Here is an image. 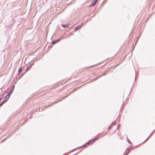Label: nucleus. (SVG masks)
<instances>
[{
  "instance_id": "nucleus-38",
  "label": "nucleus",
  "mask_w": 155,
  "mask_h": 155,
  "mask_svg": "<svg viewBox=\"0 0 155 155\" xmlns=\"http://www.w3.org/2000/svg\"><path fill=\"white\" fill-rule=\"evenodd\" d=\"M133 45H133L132 46V48H133V50L134 49V47H133Z\"/></svg>"
},
{
  "instance_id": "nucleus-33",
  "label": "nucleus",
  "mask_w": 155,
  "mask_h": 155,
  "mask_svg": "<svg viewBox=\"0 0 155 155\" xmlns=\"http://www.w3.org/2000/svg\"><path fill=\"white\" fill-rule=\"evenodd\" d=\"M6 138V137L5 138H4V139H3V140H2L1 142H3L5 140Z\"/></svg>"
},
{
  "instance_id": "nucleus-46",
  "label": "nucleus",
  "mask_w": 155,
  "mask_h": 155,
  "mask_svg": "<svg viewBox=\"0 0 155 155\" xmlns=\"http://www.w3.org/2000/svg\"><path fill=\"white\" fill-rule=\"evenodd\" d=\"M8 41H9V40H8L7 41V42H8Z\"/></svg>"
},
{
  "instance_id": "nucleus-49",
  "label": "nucleus",
  "mask_w": 155,
  "mask_h": 155,
  "mask_svg": "<svg viewBox=\"0 0 155 155\" xmlns=\"http://www.w3.org/2000/svg\"><path fill=\"white\" fill-rule=\"evenodd\" d=\"M131 34V33H130V34L129 35V36H130Z\"/></svg>"
},
{
  "instance_id": "nucleus-8",
  "label": "nucleus",
  "mask_w": 155,
  "mask_h": 155,
  "mask_svg": "<svg viewBox=\"0 0 155 155\" xmlns=\"http://www.w3.org/2000/svg\"><path fill=\"white\" fill-rule=\"evenodd\" d=\"M62 37H61V38L60 39H58L54 41L51 42V43L52 45L58 42H59L62 39Z\"/></svg>"
},
{
  "instance_id": "nucleus-48",
  "label": "nucleus",
  "mask_w": 155,
  "mask_h": 155,
  "mask_svg": "<svg viewBox=\"0 0 155 155\" xmlns=\"http://www.w3.org/2000/svg\"><path fill=\"white\" fill-rule=\"evenodd\" d=\"M108 71H106V72H108Z\"/></svg>"
},
{
  "instance_id": "nucleus-24",
  "label": "nucleus",
  "mask_w": 155,
  "mask_h": 155,
  "mask_svg": "<svg viewBox=\"0 0 155 155\" xmlns=\"http://www.w3.org/2000/svg\"><path fill=\"white\" fill-rule=\"evenodd\" d=\"M116 124V121H113L112 122V124L113 125H115V124Z\"/></svg>"
},
{
  "instance_id": "nucleus-13",
  "label": "nucleus",
  "mask_w": 155,
  "mask_h": 155,
  "mask_svg": "<svg viewBox=\"0 0 155 155\" xmlns=\"http://www.w3.org/2000/svg\"><path fill=\"white\" fill-rule=\"evenodd\" d=\"M98 78H96V79H92L91 80H90V81H88V82H86V84L88 83H90V82H92L93 81H95V80H97ZM84 84H82V85H84Z\"/></svg>"
},
{
  "instance_id": "nucleus-42",
  "label": "nucleus",
  "mask_w": 155,
  "mask_h": 155,
  "mask_svg": "<svg viewBox=\"0 0 155 155\" xmlns=\"http://www.w3.org/2000/svg\"><path fill=\"white\" fill-rule=\"evenodd\" d=\"M155 131V129L153 130V133Z\"/></svg>"
},
{
  "instance_id": "nucleus-22",
  "label": "nucleus",
  "mask_w": 155,
  "mask_h": 155,
  "mask_svg": "<svg viewBox=\"0 0 155 155\" xmlns=\"http://www.w3.org/2000/svg\"><path fill=\"white\" fill-rule=\"evenodd\" d=\"M127 142L129 143H130L131 144V142L130 141V140L128 139V138H127Z\"/></svg>"
},
{
  "instance_id": "nucleus-29",
  "label": "nucleus",
  "mask_w": 155,
  "mask_h": 155,
  "mask_svg": "<svg viewBox=\"0 0 155 155\" xmlns=\"http://www.w3.org/2000/svg\"><path fill=\"white\" fill-rule=\"evenodd\" d=\"M5 154H9V152H8V151H6V152H5Z\"/></svg>"
},
{
  "instance_id": "nucleus-23",
  "label": "nucleus",
  "mask_w": 155,
  "mask_h": 155,
  "mask_svg": "<svg viewBox=\"0 0 155 155\" xmlns=\"http://www.w3.org/2000/svg\"><path fill=\"white\" fill-rule=\"evenodd\" d=\"M153 132H152L150 135L149 136L150 137H151L152 135H153Z\"/></svg>"
},
{
  "instance_id": "nucleus-20",
  "label": "nucleus",
  "mask_w": 155,
  "mask_h": 155,
  "mask_svg": "<svg viewBox=\"0 0 155 155\" xmlns=\"http://www.w3.org/2000/svg\"><path fill=\"white\" fill-rule=\"evenodd\" d=\"M150 138V137H147V138L146 139V140L145 141H144L143 142L141 143H140V144H139V145H140L141 144H142V143H144V142H146V141H147V140H148Z\"/></svg>"
},
{
  "instance_id": "nucleus-36",
  "label": "nucleus",
  "mask_w": 155,
  "mask_h": 155,
  "mask_svg": "<svg viewBox=\"0 0 155 155\" xmlns=\"http://www.w3.org/2000/svg\"><path fill=\"white\" fill-rule=\"evenodd\" d=\"M28 119H27L25 121V122H24L23 123V124H25V123H26V121H27V120Z\"/></svg>"
},
{
  "instance_id": "nucleus-27",
  "label": "nucleus",
  "mask_w": 155,
  "mask_h": 155,
  "mask_svg": "<svg viewBox=\"0 0 155 155\" xmlns=\"http://www.w3.org/2000/svg\"><path fill=\"white\" fill-rule=\"evenodd\" d=\"M74 31H71L70 33V35H73L74 34Z\"/></svg>"
},
{
  "instance_id": "nucleus-3",
  "label": "nucleus",
  "mask_w": 155,
  "mask_h": 155,
  "mask_svg": "<svg viewBox=\"0 0 155 155\" xmlns=\"http://www.w3.org/2000/svg\"><path fill=\"white\" fill-rule=\"evenodd\" d=\"M10 97V91L8 92V93L5 96V99L0 103V107L2 105L6 102L8 99Z\"/></svg>"
},
{
  "instance_id": "nucleus-28",
  "label": "nucleus",
  "mask_w": 155,
  "mask_h": 155,
  "mask_svg": "<svg viewBox=\"0 0 155 155\" xmlns=\"http://www.w3.org/2000/svg\"><path fill=\"white\" fill-rule=\"evenodd\" d=\"M112 127V126H109L108 128V130H110L111 129Z\"/></svg>"
},
{
  "instance_id": "nucleus-16",
  "label": "nucleus",
  "mask_w": 155,
  "mask_h": 155,
  "mask_svg": "<svg viewBox=\"0 0 155 155\" xmlns=\"http://www.w3.org/2000/svg\"><path fill=\"white\" fill-rule=\"evenodd\" d=\"M132 148V147L131 146H130L128 147L126 150V151H129V153L130 152V150Z\"/></svg>"
},
{
  "instance_id": "nucleus-10",
  "label": "nucleus",
  "mask_w": 155,
  "mask_h": 155,
  "mask_svg": "<svg viewBox=\"0 0 155 155\" xmlns=\"http://www.w3.org/2000/svg\"><path fill=\"white\" fill-rule=\"evenodd\" d=\"M98 0H94L91 3L90 5L89 6V7H90L95 5Z\"/></svg>"
},
{
  "instance_id": "nucleus-50",
  "label": "nucleus",
  "mask_w": 155,
  "mask_h": 155,
  "mask_svg": "<svg viewBox=\"0 0 155 155\" xmlns=\"http://www.w3.org/2000/svg\"><path fill=\"white\" fill-rule=\"evenodd\" d=\"M9 36H8V38H9Z\"/></svg>"
},
{
  "instance_id": "nucleus-45",
  "label": "nucleus",
  "mask_w": 155,
  "mask_h": 155,
  "mask_svg": "<svg viewBox=\"0 0 155 155\" xmlns=\"http://www.w3.org/2000/svg\"><path fill=\"white\" fill-rule=\"evenodd\" d=\"M67 36H65L64 37V38H66Z\"/></svg>"
},
{
  "instance_id": "nucleus-17",
  "label": "nucleus",
  "mask_w": 155,
  "mask_h": 155,
  "mask_svg": "<svg viewBox=\"0 0 155 155\" xmlns=\"http://www.w3.org/2000/svg\"><path fill=\"white\" fill-rule=\"evenodd\" d=\"M61 26L62 27H63V28H69V27H67V25L66 24H65V25L61 24Z\"/></svg>"
},
{
  "instance_id": "nucleus-6",
  "label": "nucleus",
  "mask_w": 155,
  "mask_h": 155,
  "mask_svg": "<svg viewBox=\"0 0 155 155\" xmlns=\"http://www.w3.org/2000/svg\"><path fill=\"white\" fill-rule=\"evenodd\" d=\"M84 24H82V23H81L79 25L77 26L74 28L75 31H77L78 30L80 29Z\"/></svg>"
},
{
  "instance_id": "nucleus-39",
  "label": "nucleus",
  "mask_w": 155,
  "mask_h": 155,
  "mask_svg": "<svg viewBox=\"0 0 155 155\" xmlns=\"http://www.w3.org/2000/svg\"><path fill=\"white\" fill-rule=\"evenodd\" d=\"M138 40H137L136 41V42H135V45H136V44L137 43V41H138Z\"/></svg>"
},
{
  "instance_id": "nucleus-43",
  "label": "nucleus",
  "mask_w": 155,
  "mask_h": 155,
  "mask_svg": "<svg viewBox=\"0 0 155 155\" xmlns=\"http://www.w3.org/2000/svg\"><path fill=\"white\" fill-rule=\"evenodd\" d=\"M74 26V25H73V26H71V28H72V27H73V26Z\"/></svg>"
},
{
  "instance_id": "nucleus-2",
  "label": "nucleus",
  "mask_w": 155,
  "mask_h": 155,
  "mask_svg": "<svg viewBox=\"0 0 155 155\" xmlns=\"http://www.w3.org/2000/svg\"><path fill=\"white\" fill-rule=\"evenodd\" d=\"M5 124L6 125H9L10 124V114L8 112L5 114L4 116Z\"/></svg>"
},
{
  "instance_id": "nucleus-44",
  "label": "nucleus",
  "mask_w": 155,
  "mask_h": 155,
  "mask_svg": "<svg viewBox=\"0 0 155 155\" xmlns=\"http://www.w3.org/2000/svg\"><path fill=\"white\" fill-rule=\"evenodd\" d=\"M101 134V133L99 134H98V136L99 135Z\"/></svg>"
},
{
  "instance_id": "nucleus-11",
  "label": "nucleus",
  "mask_w": 155,
  "mask_h": 155,
  "mask_svg": "<svg viewBox=\"0 0 155 155\" xmlns=\"http://www.w3.org/2000/svg\"><path fill=\"white\" fill-rule=\"evenodd\" d=\"M46 105H45V106L44 105L43 106V107H42L41 108V110H40V107H39L38 109V110L39 111H43L44 109L46 108Z\"/></svg>"
},
{
  "instance_id": "nucleus-5",
  "label": "nucleus",
  "mask_w": 155,
  "mask_h": 155,
  "mask_svg": "<svg viewBox=\"0 0 155 155\" xmlns=\"http://www.w3.org/2000/svg\"><path fill=\"white\" fill-rule=\"evenodd\" d=\"M99 137H96L92 139L89 140L88 142V143L89 145L92 144L94 143L95 141L99 139Z\"/></svg>"
},
{
  "instance_id": "nucleus-32",
  "label": "nucleus",
  "mask_w": 155,
  "mask_h": 155,
  "mask_svg": "<svg viewBox=\"0 0 155 155\" xmlns=\"http://www.w3.org/2000/svg\"><path fill=\"white\" fill-rule=\"evenodd\" d=\"M106 75V73H104L102 75H101L100 77L103 76L104 75Z\"/></svg>"
},
{
  "instance_id": "nucleus-26",
  "label": "nucleus",
  "mask_w": 155,
  "mask_h": 155,
  "mask_svg": "<svg viewBox=\"0 0 155 155\" xmlns=\"http://www.w3.org/2000/svg\"><path fill=\"white\" fill-rule=\"evenodd\" d=\"M134 84H133V85L132 87H131V89H130V93L129 94V95H128V96H129V95L130 94V93L131 91H132V87H133V86H134Z\"/></svg>"
},
{
  "instance_id": "nucleus-25",
  "label": "nucleus",
  "mask_w": 155,
  "mask_h": 155,
  "mask_svg": "<svg viewBox=\"0 0 155 155\" xmlns=\"http://www.w3.org/2000/svg\"><path fill=\"white\" fill-rule=\"evenodd\" d=\"M122 106H123V105H122L120 109V111H121V113H122V110H123L124 109V108L122 107Z\"/></svg>"
},
{
  "instance_id": "nucleus-34",
  "label": "nucleus",
  "mask_w": 155,
  "mask_h": 155,
  "mask_svg": "<svg viewBox=\"0 0 155 155\" xmlns=\"http://www.w3.org/2000/svg\"><path fill=\"white\" fill-rule=\"evenodd\" d=\"M7 30V31H8H8H9V30H10V28H9L8 27Z\"/></svg>"
},
{
  "instance_id": "nucleus-21",
  "label": "nucleus",
  "mask_w": 155,
  "mask_h": 155,
  "mask_svg": "<svg viewBox=\"0 0 155 155\" xmlns=\"http://www.w3.org/2000/svg\"><path fill=\"white\" fill-rule=\"evenodd\" d=\"M129 153V151H127V152L126 151L124 153V155H127Z\"/></svg>"
},
{
  "instance_id": "nucleus-35",
  "label": "nucleus",
  "mask_w": 155,
  "mask_h": 155,
  "mask_svg": "<svg viewBox=\"0 0 155 155\" xmlns=\"http://www.w3.org/2000/svg\"><path fill=\"white\" fill-rule=\"evenodd\" d=\"M66 25H67V27H69L68 26L70 25V24L69 23H67L66 24Z\"/></svg>"
},
{
  "instance_id": "nucleus-9",
  "label": "nucleus",
  "mask_w": 155,
  "mask_h": 155,
  "mask_svg": "<svg viewBox=\"0 0 155 155\" xmlns=\"http://www.w3.org/2000/svg\"><path fill=\"white\" fill-rule=\"evenodd\" d=\"M22 70H23V68L22 67H20L18 69V74H17V75L18 77H19V76Z\"/></svg>"
},
{
  "instance_id": "nucleus-14",
  "label": "nucleus",
  "mask_w": 155,
  "mask_h": 155,
  "mask_svg": "<svg viewBox=\"0 0 155 155\" xmlns=\"http://www.w3.org/2000/svg\"><path fill=\"white\" fill-rule=\"evenodd\" d=\"M73 92V91L72 90V91H70L69 93V94H68L67 96L64 97L63 98H62L61 99H62V100L64 99H65V98L66 97H68L69 95H70Z\"/></svg>"
},
{
  "instance_id": "nucleus-40",
  "label": "nucleus",
  "mask_w": 155,
  "mask_h": 155,
  "mask_svg": "<svg viewBox=\"0 0 155 155\" xmlns=\"http://www.w3.org/2000/svg\"><path fill=\"white\" fill-rule=\"evenodd\" d=\"M97 11L94 14V15L93 16V17H94V16H95V15L97 13Z\"/></svg>"
},
{
  "instance_id": "nucleus-4",
  "label": "nucleus",
  "mask_w": 155,
  "mask_h": 155,
  "mask_svg": "<svg viewBox=\"0 0 155 155\" xmlns=\"http://www.w3.org/2000/svg\"><path fill=\"white\" fill-rule=\"evenodd\" d=\"M62 100V99L59 100L58 101H54V102L51 103L50 104H49L48 103H47L46 104V107H48L51 106H53L54 104H57L58 102L61 101Z\"/></svg>"
},
{
  "instance_id": "nucleus-12",
  "label": "nucleus",
  "mask_w": 155,
  "mask_h": 155,
  "mask_svg": "<svg viewBox=\"0 0 155 155\" xmlns=\"http://www.w3.org/2000/svg\"><path fill=\"white\" fill-rule=\"evenodd\" d=\"M89 144H88V142L87 143H85L84 144V145H82L81 146V147H84L86 148V147H87Z\"/></svg>"
},
{
  "instance_id": "nucleus-31",
  "label": "nucleus",
  "mask_w": 155,
  "mask_h": 155,
  "mask_svg": "<svg viewBox=\"0 0 155 155\" xmlns=\"http://www.w3.org/2000/svg\"><path fill=\"white\" fill-rule=\"evenodd\" d=\"M120 125V124H119L118 125V127H117V130H118L119 128V126Z\"/></svg>"
},
{
  "instance_id": "nucleus-18",
  "label": "nucleus",
  "mask_w": 155,
  "mask_h": 155,
  "mask_svg": "<svg viewBox=\"0 0 155 155\" xmlns=\"http://www.w3.org/2000/svg\"><path fill=\"white\" fill-rule=\"evenodd\" d=\"M81 86H82V85H81V86H79V87H76V88H74V89H73L72 90L73 91V92H74V91H77V90L78 89V88H80V87Z\"/></svg>"
},
{
  "instance_id": "nucleus-37",
  "label": "nucleus",
  "mask_w": 155,
  "mask_h": 155,
  "mask_svg": "<svg viewBox=\"0 0 155 155\" xmlns=\"http://www.w3.org/2000/svg\"><path fill=\"white\" fill-rule=\"evenodd\" d=\"M33 116L32 115H31L30 116V117L29 118H31Z\"/></svg>"
},
{
  "instance_id": "nucleus-41",
  "label": "nucleus",
  "mask_w": 155,
  "mask_h": 155,
  "mask_svg": "<svg viewBox=\"0 0 155 155\" xmlns=\"http://www.w3.org/2000/svg\"><path fill=\"white\" fill-rule=\"evenodd\" d=\"M52 45L51 46H50V48H52Z\"/></svg>"
},
{
  "instance_id": "nucleus-15",
  "label": "nucleus",
  "mask_w": 155,
  "mask_h": 155,
  "mask_svg": "<svg viewBox=\"0 0 155 155\" xmlns=\"http://www.w3.org/2000/svg\"><path fill=\"white\" fill-rule=\"evenodd\" d=\"M81 147H78L76 148H75L74 149H73L70 152H72L74 151V150H76V149H81Z\"/></svg>"
},
{
  "instance_id": "nucleus-7",
  "label": "nucleus",
  "mask_w": 155,
  "mask_h": 155,
  "mask_svg": "<svg viewBox=\"0 0 155 155\" xmlns=\"http://www.w3.org/2000/svg\"><path fill=\"white\" fill-rule=\"evenodd\" d=\"M34 63H32L31 64H30V65H28V66L25 69V72H26L27 71H28L32 67V66L34 65Z\"/></svg>"
},
{
  "instance_id": "nucleus-1",
  "label": "nucleus",
  "mask_w": 155,
  "mask_h": 155,
  "mask_svg": "<svg viewBox=\"0 0 155 155\" xmlns=\"http://www.w3.org/2000/svg\"><path fill=\"white\" fill-rule=\"evenodd\" d=\"M26 73V72H25L24 73H22L21 75H20L19 77H18V76H17L16 78V80L15 79V78H14V80L12 81V82H13V83H12V86H10V95L12 94L14 89L15 84L17 83V81L18 80L20 79Z\"/></svg>"
},
{
  "instance_id": "nucleus-19",
  "label": "nucleus",
  "mask_w": 155,
  "mask_h": 155,
  "mask_svg": "<svg viewBox=\"0 0 155 155\" xmlns=\"http://www.w3.org/2000/svg\"><path fill=\"white\" fill-rule=\"evenodd\" d=\"M117 66H118V65H116L115 66L111 67L108 68V70H110L111 69H112V68H113V69H114V68H115L116 67H117Z\"/></svg>"
},
{
  "instance_id": "nucleus-47",
  "label": "nucleus",
  "mask_w": 155,
  "mask_h": 155,
  "mask_svg": "<svg viewBox=\"0 0 155 155\" xmlns=\"http://www.w3.org/2000/svg\"><path fill=\"white\" fill-rule=\"evenodd\" d=\"M137 38H138V40L139 38V37H137Z\"/></svg>"
},
{
  "instance_id": "nucleus-51",
  "label": "nucleus",
  "mask_w": 155,
  "mask_h": 155,
  "mask_svg": "<svg viewBox=\"0 0 155 155\" xmlns=\"http://www.w3.org/2000/svg\"><path fill=\"white\" fill-rule=\"evenodd\" d=\"M135 81V79L134 81Z\"/></svg>"
},
{
  "instance_id": "nucleus-30",
  "label": "nucleus",
  "mask_w": 155,
  "mask_h": 155,
  "mask_svg": "<svg viewBox=\"0 0 155 155\" xmlns=\"http://www.w3.org/2000/svg\"><path fill=\"white\" fill-rule=\"evenodd\" d=\"M94 75V73H92L90 76V77H92Z\"/></svg>"
}]
</instances>
